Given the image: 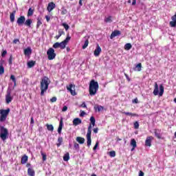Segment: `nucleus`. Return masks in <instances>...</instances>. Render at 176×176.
Listing matches in <instances>:
<instances>
[{
    "label": "nucleus",
    "mask_w": 176,
    "mask_h": 176,
    "mask_svg": "<svg viewBox=\"0 0 176 176\" xmlns=\"http://www.w3.org/2000/svg\"><path fill=\"white\" fill-rule=\"evenodd\" d=\"M76 141H77V142H78V144H85V138H82V137H77L76 138Z\"/></svg>",
    "instance_id": "nucleus-26"
},
{
    "label": "nucleus",
    "mask_w": 176,
    "mask_h": 176,
    "mask_svg": "<svg viewBox=\"0 0 176 176\" xmlns=\"http://www.w3.org/2000/svg\"><path fill=\"white\" fill-rule=\"evenodd\" d=\"M35 64H36V61L30 60V61L28 62V68H32V67H34V65H35Z\"/></svg>",
    "instance_id": "nucleus-28"
},
{
    "label": "nucleus",
    "mask_w": 176,
    "mask_h": 176,
    "mask_svg": "<svg viewBox=\"0 0 176 176\" xmlns=\"http://www.w3.org/2000/svg\"><path fill=\"white\" fill-rule=\"evenodd\" d=\"M14 16H16V10H14L10 14V20L11 23H14Z\"/></svg>",
    "instance_id": "nucleus-21"
},
{
    "label": "nucleus",
    "mask_w": 176,
    "mask_h": 176,
    "mask_svg": "<svg viewBox=\"0 0 176 176\" xmlns=\"http://www.w3.org/2000/svg\"><path fill=\"white\" fill-rule=\"evenodd\" d=\"M87 145L90 146L91 145V124L88 126L87 133Z\"/></svg>",
    "instance_id": "nucleus-6"
},
{
    "label": "nucleus",
    "mask_w": 176,
    "mask_h": 176,
    "mask_svg": "<svg viewBox=\"0 0 176 176\" xmlns=\"http://www.w3.org/2000/svg\"><path fill=\"white\" fill-rule=\"evenodd\" d=\"M9 135V131L8 129L5 128L3 126H0V138L5 141L8 140V137Z\"/></svg>",
    "instance_id": "nucleus-4"
},
{
    "label": "nucleus",
    "mask_w": 176,
    "mask_h": 176,
    "mask_svg": "<svg viewBox=\"0 0 176 176\" xmlns=\"http://www.w3.org/2000/svg\"><path fill=\"white\" fill-rule=\"evenodd\" d=\"M71 41V36H67V38L62 42L59 43L60 49L64 50L65 49V46L68 45V42Z\"/></svg>",
    "instance_id": "nucleus-8"
},
{
    "label": "nucleus",
    "mask_w": 176,
    "mask_h": 176,
    "mask_svg": "<svg viewBox=\"0 0 176 176\" xmlns=\"http://www.w3.org/2000/svg\"><path fill=\"white\" fill-rule=\"evenodd\" d=\"M133 102H135V104H138V98H135L133 100Z\"/></svg>",
    "instance_id": "nucleus-60"
},
{
    "label": "nucleus",
    "mask_w": 176,
    "mask_h": 176,
    "mask_svg": "<svg viewBox=\"0 0 176 176\" xmlns=\"http://www.w3.org/2000/svg\"><path fill=\"white\" fill-rule=\"evenodd\" d=\"M104 21L105 23H111L112 21V16H109V17L105 18Z\"/></svg>",
    "instance_id": "nucleus-42"
},
{
    "label": "nucleus",
    "mask_w": 176,
    "mask_h": 176,
    "mask_svg": "<svg viewBox=\"0 0 176 176\" xmlns=\"http://www.w3.org/2000/svg\"><path fill=\"white\" fill-rule=\"evenodd\" d=\"M63 118H60V121L59 122V126L58 128V134H61V131L63 130Z\"/></svg>",
    "instance_id": "nucleus-17"
},
{
    "label": "nucleus",
    "mask_w": 176,
    "mask_h": 176,
    "mask_svg": "<svg viewBox=\"0 0 176 176\" xmlns=\"http://www.w3.org/2000/svg\"><path fill=\"white\" fill-rule=\"evenodd\" d=\"M131 146H132L131 151H134L135 148H137V142L135 141V139H131Z\"/></svg>",
    "instance_id": "nucleus-15"
},
{
    "label": "nucleus",
    "mask_w": 176,
    "mask_h": 176,
    "mask_svg": "<svg viewBox=\"0 0 176 176\" xmlns=\"http://www.w3.org/2000/svg\"><path fill=\"white\" fill-rule=\"evenodd\" d=\"M153 93L154 96H157V94H159V96L162 97V96H163V93H164V87L163 86V85H160L159 92V85H157V82H155L154 91Z\"/></svg>",
    "instance_id": "nucleus-3"
},
{
    "label": "nucleus",
    "mask_w": 176,
    "mask_h": 176,
    "mask_svg": "<svg viewBox=\"0 0 176 176\" xmlns=\"http://www.w3.org/2000/svg\"><path fill=\"white\" fill-rule=\"evenodd\" d=\"M120 30H114L113 32H112L111 36H110V38L111 39H113V38H115V36H118L119 35H120Z\"/></svg>",
    "instance_id": "nucleus-14"
},
{
    "label": "nucleus",
    "mask_w": 176,
    "mask_h": 176,
    "mask_svg": "<svg viewBox=\"0 0 176 176\" xmlns=\"http://www.w3.org/2000/svg\"><path fill=\"white\" fill-rule=\"evenodd\" d=\"M69 91H70L72 96H76V92L75 91V89H72Z\"/></svg>",
    "instance_id": "nucleus-49"
},
{
    "label": "nucleus",
    "mask_w": 176,
    "mask_h": 176,
    "mask_svg": "<svg viewBox=\"0 0 176 176\" xmlns=\"http://www.w3.org/2000/svg\"><path fill=\"white\" fill-rule=\"evenodd\" d=\"M18 42H20V40L19 38H15L13 41V43H14V45L17 44Z\"/></svg>",
    "instance_id": "nucleus-54"
},
{
    "label": "nucleus",
    "mask_w": 176,
    "mask_h": 176,
    "mask_svg": "<svg viewBox=\"0 0 176 176\" xmlns=\"http://www.w3.org/2000/svg\"><path fill=\"white\" fill-rule=\"evenodd\" d=\"M61 144H63V138L59 137L58 138V143L56 144V146L60 147V146L61 145Z\"/></svg>",
    "instance_id": "nucleus-35"
},
{
    "label": "nucleus",
    "mask_w": 176,
    "mask_h": 176,
    "mask_svg": "<svg viewBox=\"0 0 176 176\" xmlns=\"http://www.w3.org/2000/svg\"><path fill=\"white\" fill-rule=\"evenodd\" d=\"M64 162H68L69 160V153H66L63 156Z\"/></svg>",
    "instance_id": "nucleus-31"
},
{
    "label": "nucleus",
    "mask_w": 176,
    "mask_h": 176,
    "mask_svg": "<svg viewBox=\"0 0 176 176\" xmlns=\"http://www.w3.org/2000/svg\"><path fill=\"white\" fill-rule=\"evenodd\" d=\"M27 162H28V156L25 155L21 157V164H25Z\"/></svg>",
    "instance_id": "nucleus-23"
},
{
    "label": "nucleus",
    "mask_w": 176,
    "mask_h": 176,
    "mask_svg": "<svg viewBox=\"0 0 176 176\" xmlns=\"http://www.w3.org/2000/svg\"><path fill=\"white\" fill-rule=\"evenodd\" d=\"M67 13H68V11L67 10V9H65V8H61V14L63 16H64L65 14H67Z\"/></svg>",
    "instance_id": "nucleus-39"
},
{
    "label": "nucleus",
    "mask_w": 176,
    "mask_h": 176,
    "mask_svg": "<svg viewBox=\"0 0 176 176\" xmlns=\"http://www.w3.org/2000/svg\"><path fill=\"white\" fill-rule=\"evenodd\" d=\"M45 19H46V21H47V23H49L50 21V16L46 15Z\"/></svg>",
    "instance_id": "nucleus-59"
},
{
    "label": "nucleus",
    "mask_w": 176,
    "mask_h": 176,
    "mask_svg": "<svg viewBox=\"0 0 176 176\" xmlns=\"http://www.w3.org/2000/svg\"><path fill=\"white\" fill-rule=\"evenodd\" d=\"M34 14V10L32 9L31 8H29L28 11V17H31V16H32Z\"/></svg>",
    "instance_id": "nucleus-32"
},
{
    "label": "nucleus",
    "mask_w": 176,
    "mask_h": 176,
    "mask_svg": "<svg viewBox=\"0 0 176 176\" xmlns=\"http://www.w3.org/2000/svg\"><path fill=\"white\" fill-rule=\"evenodd\" d=\"M125 77L126 78V80H128V82H130V80H131L130 79V77H129V75H127L126 74H124Z\"/></svg>",
    "instance_id": "nucleus-58"
},
{
    "label": "nucleus",
    "mask_w": 176,
    "mask_h": 176,
    "mask_svg": "<svg viewBox=\"0 0 176 176\" xmlns=\"http://www.w3.org/2000/svg\"><path fill=\"white\" fill-rule=\"evenodd\" d=\"M26 167H27L28 168H30V167H31V164L28 163V164H26Z\"/></svg>",
    "instance_id": "nucleus-64"
},
{
    "label": "nucleus",
    "mask_w": 176,
    "mask_h": 176,
    "mask_svg": "<svg viewBox=\"0 0 176 176\" xmlns=\"http://www.w3.org/2000/svg\"><path fill=\"white\" fill-rule=\"evenodd\" d=\"M100 144V142H96L95 146H94V148H93V150H94V151H96V149H97V148H98V144Z\"/></svg>",
    "instance_id": "nucleus-50"
},
{
    "label": "nucleus",
    "mask_w": 176,
    "mask_h": 176,
    "mask_svg": "<svg viewBox=\"0 0 176 176\" xmlns=\"http://www.w3.org/2000/svg\"><path fill=\"white\" fill-rule=\"evenodd\" d=\"M7 54H8V51H6V50H3L1 53V57H5Z\"/></svg>",
    "instance_id": "nucleus-47"
},
{
    "label": "nucleus",
    "mask_w": 176,
    "mask_h": 176,
    "mask_svg": "<svg viewBox=\"0 0 176 176\" xmlns=\"http://www.w3.org/2000/svg\"><path fill=\"white\" fill-rule=\"evenodd\" d=\"M101 52H102L101 47H100V45L97 44V46L94 52L95 57H98V56H100V54H101Z\"/></svg>",
    "instance_id": "nucleus-9"
},
{
    "label": "nucleus",
    "mask_w": 176,
    "mask_h": 176,
    "mask_svg": "<svg viewBox=\"0 0 176 176\" xmlns=\"http://www.w3.org/2000/svg\"><path fill=\"white\" fill-rule=\"evenodd\" d=\"M82 123V120L79 118H74L73 120V126H78Z\"/></svg>",
    "instance_id": "nucleus-16"
},
{
    "label": "nucleus",
    "mask_w": 176,
    "mask_h": 176,
    "mask_svg": "<svg viewBox=\"0 0 176 176\" xmlns=\"http://www.w3.org/2000/svg\"><path fill=\"white\" fill-rule=\"evenodd\" d=\"M54 8H56V4L54 2H50L48 3L47 10H48V12H52Z\"/></svg>",
    "instance_id": "nucleus-13"
},
{
    "label": "nucleus",
    "mask_w": 176,
    "mask_h": 176,
    "mask_svg": "<svg viewBox=\"0 0 176 176\" xmlns=\"http://www.w3.org/2000/svg\"><path fill=\"white\" fill-rule=\"evenodd\" d=\"M109 155L110 157H115V156H116V152H115V151H111L109 153Z\"/></svg>",
    "instance_id": "nucleus-38"
},
{
    "label": "nucleus",
    "mask_w": 176,
    "mask_h": 176,
    "mask_svg": "<svg viewBox=\"0 0 176 176\" xmlns=\"http://www.w3.org/2000/svg\"><path fill=\"white\" fill-rule=\"evenodd\" d=\"M25 25L26 27H29V28H31V24H32V19H28L26 21H25Z\"/></svg>",
    "instance_id": "nucleus-22"
},
{
    "label": "nucleus",
    "mask_w": 176,
    "mask_h": 176,
    "mask_svg": "<svg viewBox=\"0 0 176 176\" xmlns=\"http://www.w3.org/2000/svg\"><path fill=\"white\" fill-rule=\"evenodd\" d=\"M41 155L43 156V162H45V160H46V154L41 152Z\"/></svg>",
    "instance_id": "nucleus-51"
},
{
    "label": "nucleus",
    "mask_w": 176,
    "mask_h": 176,
    "mask_svg": "<svg viewBox=\"0 0 176 176\" xmlns=\"http://www.w3.org/2000/svg\"><path fill=\"white\" fill-rule=\"evenodd\" d=\"M68 110V107L64 106L63 108L62 109V112H65Z\"/></svg>",
    "instance_id": "nucleus-53"
},
{
    "label": "nucleus",
    "mask_w": 176,
    "mask_h": 176,
    "mask_svg": "<svg viewBox=\"0 0 176 176\" xmlns=\"http://www.w3.org/2000/svg\"><path fill=\"white\" fill-rule=\"evenodd\" d=\"M58 32V34L55 36L56 39H60V37L61 36V35L65 34V32L63 29H60Z\"/></svg>",
    "instance_id": "nucleus-19"
},
{
    "label": "nucleus",
    "mask_w": 176,
    "mask_h": 176,
    "mask_svg": "<svg viewBox=\"0 0 176 176\" xmlns=\"http://www.w3.org/2000/svg\"><path fill=\"white\" fill-rule=\"evenodd\" d=\"M46 127L48 131H53L54 130V126H53V124H46Z\"/></svg>",
    "instance_id": "nucleus-30"
},
{
    "label": "nucleus",
    "mask_w": 176,
    "mask_h": 176,
    "mask_svg": "<svg viewBox=\"0 0 176 176\" xmlns=\"http://www.w3.org/2000/svg\"><path fill=\"white\" fill-rule=\"evenodd\" d=\"M54 49H58L60 47V43L57 42L53 45Z\"/></svg>",
    "instance_id": "nucleus-45"
},
{
    "label": "nucleus",
    "mask_w": 176,
    "mask_h": 176,
    "mask_svg": "<svg viewBox=\"0 0 176 176\" xmlns=\"http://www.w3.org/2000/svg\"><path fill=\"white\" fill-rule=\"evenodd\" d=\"M90 122H91V124H92V126H96V118H94V116H91L90 118Z\"/></svg>",
    "instance_id": "nucleus-36"
},
{
    "label": "nucleus",
    "mask_w": 176,
    "mask_h": 176,
    "mask_svg": "<svg viewBox=\"0 0 176 176\" xmlns=\"http://www.w3.org/2000/svg\"><path fill=\"white\" fill-rule=\"evenodd\" d=\"M139 176H144V172H142V170L140 171Z\"/></svg>",
    "instance_id": "nucleus-63"
},
{
    "label": "nucleus",
    "mask_w": 176,
    "mask_h": 176,
    "mask_svg": "<svg viewBox=\"0 0 176 176\" xmlns=\"http://www.w3.org/2000/svg\"><path fill=\"white\" fill-rule=\"evenodd\" d=\"M3 74H5V68L1 65H0V75H3Z\"/></svg>",
    "instance_id": "nucleus-41"
},
{
    "label": "nucleus",
    "mask_w": 176,
    "mask_h": 176,
    "mask_svg": "<svg viewBox=\"0 0 176 176\" xmlns=\"http://www.w3.org/2000/svg\"><path fill=\"white\" fill-rule=\"evenodd\" d=\"M153 140V136H148L145 141L146 146H152V140Z\"/></svg>",
    "instance_id": "nucleus-12"
},
{
    "label": "nucleus",
    "mask_w": 176,
    "mask_h": 176,
    "mask_svg": "<svg viewBox=\"0 0 176 176\" xmlns=\"http://www.w3.org/2000/svg\"><path fill=\"white\" fill-rule=\"evenodd\" d=\"M49 78L47 77H44L41 81L40 89L41 90V96H45V92L49 89V82H47Z\"/></svg>",
    "instance_id": "nucleus-2"
},
{
    "label": "nucleus",
    "mask_w": 176,
    "mask_h": 176,
    "mask_svg": "<svg viewBox=\"0 0 176 176\" xmlns=\"http://www.w3.org/2000/svg\"><path fill=\"white\" fill-rule=\"evenodd\" d=\"M154 133L155 135L158 140H160L162 138V136L160 135V130L159 129H154Z\"/></svg>",
    "instance_id": "nucleus-25"
},
{
    "label": "nucleus",
    "mask_w": 176,
    "mask_h": 176,
    "mask_svg": "<svg viewBox=\"0 0 176 176\" xmlns=\"http://www.w3.org/2000/svg\"><path fill=\"white\" fill-rule=\"evenodd\" d=\"M72 87L73 89H75V85L70 84L69 87H67V90H69V91H70L71 90H72Z\"/></svg>",
    "instance_id": "nucleus-46"
},
{
    "label": "nucleus",
    "mask_w": 176,
    "mask_h": 176,
    "mask_svg": "<svg viewBox=\"0 0 176 176\" xmlns=\"http://www.w3.org/2000/svg\"><path fill=\"white\" fill-rule=\"evenodd\" d=\"M98 82L91 80L89 82V96H96V94H97V91H98Z\"/></svg>",
    "instance_id": "nucleus-1"
},
{
    "label": "nucleus",
    "mask_w": 176,
    "mask_h": 176,
    "mask_svg": "<svg viewBox=\"0 0 176 176\" xmlns=\"http://www.w3.org/2000/svg\"><path fill=\"white\" fill-rule=\"evenodd\" d=\"M80 107L82 108H87V106L86 105V103L84 102L82 103V104L80 105Z\"/></svg>",
    "instance_id": "nucleus-55"
},
{
    "label": "nucleus",
    "mask_w": 176,
    "mask_h": 176,
    "mask_svg": "<svg viewBox=\"0 0 176 176\" xmlns=\"http://www.w3.org/2000/svg\"><path fill=\"white\" fill-rule=\"evenodd\" d=\"M133 69L140 72L142 69V64L141 63H138Z\"/></svg>",
    "instance_id": "nucleus-24"
},
{
    "label": "nucleus",
    "mask_w": 176,
    "mask_h": 176,
    "mask_svg": "<svg viewBox=\"0 0 176 176\" xmlns=\"http://www.w3.org/2000/svg\"><path fill=\"white\" fill-rule=\"evenodd\" d=\"M131 47H133V45H131V43H128L125 44V45H124L125 50H130V49H131Z\"/></svg>",
    "instance_id": "nucleus-33"
},
{
    "label": "nucleus",
    "mask_w": 176,
    "mask_h": 176,
    "mask_svg": "<svg viewBox=\"0 0 176 176\" xmlns=\"http://www.w3.org/2000/svg\"><path fill=\"white\" fill-rule=\"evenodd\" d=\"M8 64L9 65H12L13 64V55H10L9 60H8Z\"/></svg>",
    "instance_id": "nucleus-40"
},
{
    "label": "nucleus",
    "mask_w": 176,
    "mask_h": 176,
    "mask_svg": "<svg viewBox=\"0 0 176 176\" xmlns=\"http://www.w3.org/2000/svg\"><path fill=\"white\" fill-rule=\"evenodd\" d=\"M10 112V109L8 108L7 109H1L0 110V122H5L6 120V118H8V115Z\"/></svg>",
    "instance_id": "nucleus-5"
},
{
    "label": "nucleus",
    "mask_w": 176,
    "mask_h": 176,
    "mask_svg": "<svg viewBox=\"0 0 176 176\" xmlns=\"http://www.w3.org/2000/svg\"><path fill=\"white\" fill-rule=\"evenodd\" d=\"M137 3V0H133L132 5L133 6H135Z\"/></svg>",
    "instance_id": "nucleus-62"
},
{
    "label": "nucleus",
    "mask_w": 176,
    "mask_h": 176,
    "mask_svg": "<svg viewBox=\"0 0 176 176\" xmlns=\"http://www.w3.org/2000/svg\"><path fill=\"white\" fill-rule=\"evenodd\" d=\"M12 100H13V97H12L10 91H8L7 94L6 95V104H10V102H12Z\"/></svg>",
    "instance_id": "nucleus-10"
},
{
    "label": "nucleus",
    "mask_w": 176,
    "mask_h": 176,
    "mask_svg": "<svg viewBox=\"0 0 176 176\" xmlns=\"http://www.w3.org/2000/svg\"><path fill=\"white\" fill-rule=\"evenodd\" d=\"M47 55L48 56V60H54L56 58V53H54V49L49 48L47 52Z\"/></svg>",
    "instance_id": "nucleus-7"
},
{
    "label": "nucleus",
    "mask_w": 176,
    "mask_h": 176,
    "mask_svg": "<svg viewBox=\"0 0 176 176\" xmlns=\"http://www.w3.org/2000/svg\"><path fill=\"white\" fill-rule=\"evenodd\" d=\"M63 27H64L65 30L66 31H68V30H69V25H68V24L64 23L62 24Z\"/></svg>",
    "instance_id": "nucleus-44"
},
{
    "label": "nucleus",
    "mask_w": 176,
    "mask_h": 176,
    "mask_svg": "<svg viewBox=\"0 0 176 176\" xmlns=\"http://www.w3.org/2000/svg\"><path fill=\"white\" fill-rule=\"evenodd\" d=\"M42 25V18H37L36 28H39Z\"/></svg>",
    "instance_id": "nucleus-29"
},
{
    "label": "nucleus",
    "mask_w": 176,
    "mask_h": 176,
    "mask_svg": "<svg viewBox=\"0 0 176 176\" xmlns=\"http://www.w3.org/2000/svg\"><path fill=\"white\" fill-rule=\"evenodd\" d=\"M124 115H126V116H136L138 117V114L135 113H130V112H126V111H122L121 112Z\"/></svg>",
    "instance_id": "nucleus-20"
},
{
    "label": "nucleus",
    "mask_w": 176,
    "mask_h": 176,
    "mask_svg": "<svg viewBox=\"0 0 176 176\" xmlns=\"http://www.w3.org/2000/svg\"><path fill=\"white\" fill-rule=\"evenodd\" d=\"M85 115H86V113H85V111H82L80 112V116H81V117L85 116Z\"/></svg>",
    "instance_id": "nucleus-57"
},
{
    "label": "nucleus",
    "mask_w": 176,
    "mask_h": 176,
    "mask_svg": "<svg viewBox=\"0 0 176 176\" xmlns=\"http://www.w3.org/2000/svg\"><path fill=\"white\" fill-rule=\"evenodd\" d=\"M94 133H95V134H97V133H98V128L94 129Z\"/></svg>",
    "instance_id": "nucleus-61"
},
{
    "label": "nucleus",
    "mask_w": 176,
    "mask_h": 176,
    "mask_svg": "<svg viewBox=\"0 0 176 176\" xmlns=\"http://www.w3.org/2000/svg\"><path fill=\"white\" fill-rule=\"evenodd\" d=\"M133 126L134 129H135L136 130L140 129V124L138 123V121L135 122Z\"/></svg>",
    "instance_id": "nucleus-43"
},
{
    "label": "nucleus",
    "mask_w": 176,
    "mask_h": 176,
    "mask_svg": "<svg viewBox=\"0 0 176 176\" xmlns=\"http://www.w3.org/2000/svg\"><path fill=\"white\" fill-rule=\"evenodd\" d=\"M32 51L31 50V48H26L24 50V54L27 56V54H31Z\"/></svg>",
    "instance_id": "nucleus-34"
},
{
    "label": "nucleus",
    "mask_w": 176,
    "mask_h": 176,
    "mask_svg": "<svg viewBox=\"0 0 176 176\" xmlns=\"http://www.w3.org/2000/svg\"><path fill=\"white\" fill-rule=\"evenodd\" d=\"M95 111H98V112H101V111L104 110V107L98 104H96L94 107Z\"/></svg>",
    "instance_id": "nucleus-18"
},
{
    "label": "nucleus",
    "mask_w": 176,
    "mask_h": 176,
    "mask_svg": "<svg viewBox=\"0 0 176 176\" xmlns=\"http://www.w3.org/2000/svg\"><path fill=\"white\" fill-rule=\"evenodd\" d=\"M74 148L76 149H79V144L78 143H74Z\"/></svg>",
    "instance_id": "nucleus-56"
},
{
    "label": "nucleus",
    "mask_w": 176,
    "mask_h": 176,
    "mask_svg": "<svg viewBox=\"0 0 176 176\" xmlns=\"http://www.w3.org/2000/svg\"><path fill=\"white\" fill-rule=\"evenodd\" d=\"M25 23V16H21L17 19L16 24H18V25H23V24H24Z\"/></svg>",
    "instance_id": "nucleus-11"
},
{
    "label": "nucleus",
    "mask_w": 176,
    "mask_h": 176,
    "mask_svg": "<svg viewBox=\"0 0 176 176\" xmlns=\"http://www.w3.org/2000/svg\"><path fill=\"white\" fill-rule=\"evenodd\" d=\"M10 79H11V80H12V82L16 81V77L14 76V75H11L10 76Z\"/></svg>",
    "instance_id": "nucleus-52"
},
{
    "label": "nucleus",
    "mask_w": 176,
    "mask_h": 176,
    "mask_svg": "<svg viewBox=\"0 0 176 176\" xmlns=\"http://www.w3.org/2000/svg\"><path fill=\"white\" fill-rule=\"evenodd\" d=\"M28 175L29 176H35V170H34L32 168H28Z\"/></svg>",
    "instance_id": "nucleus-27"
},
{
    "label": "nucleus",
    "mask_w": 176,
    "mask_h": 176,
    "mask_svg": "<svg viewBox=\"0 0 176 176\" xmlns=\"http://www.w3.org/2000/svg\"><path fill=\"white\" fill-rule=\"evenodd\" d=\"M56 101H57V98L56 96H54L50 99L51 102H56Z\"/></svg>",
    "instance_id": "nucleus-48"
},
{
    "label": "nucleus",
    "mask_w": 176,
    "mask_h": 176,
    "mask_svg": "<svg viewBox=\"0 0 176 176\" xmlns=\"http://www.w3.org/2000/svg\"><path fill=\"white\" fill-rule=\"evenodd\" d=\"M89 46V39L85 40L84 45H82V49L85 50Z\"/></svg>",
    "instance_id": "nucleus-37"
}]
</instances>
